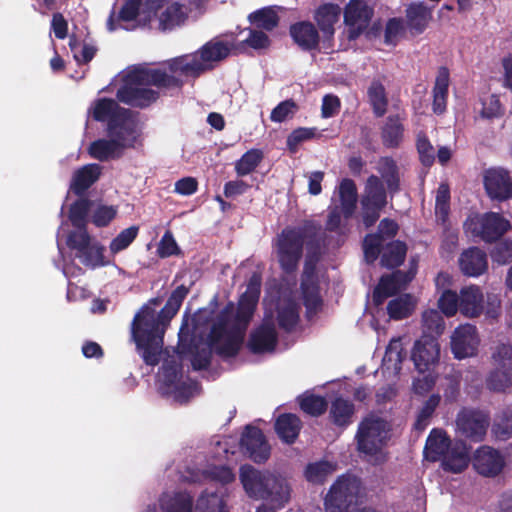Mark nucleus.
<instances>
[{
    "instance_id": "55",
    "label": "nucleus",
    "mask_w": 512,
    "mask_h": 512,
    "mask_svg": "<svg viewBox=\"0 0 512 512\" xmlns=\"http://www.w3.org/2000/svg\"><path fill=\"white\" fill-rule=\"evenodd\" d=\"M300 407L305 413L318 416L325 411L327 403L325 399L320 396L304 395L300 399Z\"/></svg>"
},
{
    "instance_id": "40",
    "label": "nucleus",
    "mask_w": 512,
    "mask_h": 512,
    "mask_svg": "<svg viewBox=\"0 0 512 512\" xmlns=\"http://www.w3.org/2000/svg\"><path fill=\"white\" fill-rule=\"evenodd\" d=\"M299 318L298 305L290 300L283 299L278 305V321L279 325L284 329H291L294 327Z\"/></svg>"
},
{
    "instance_id": "9",
    "label": "nucleus",
    "mask_w": 512,
    "mask_h": 512,
    "mask_svg": "<svg viewBox=\"0 0 512 512\" xmlns=\"http://www.w3.org/2000/svg\"><path fill=\"white\" fill-rule=\"evenodd\" d=\"M499 308L498 297L488 294L485 298L482 289L477 285L466 286L460 290L459 311L467 318H476L483 313L494 318Z\"/></svg>"
},
{
    "instance_id": "36",
    "label": "nucleus",
    "mask_w": 512,
    "mask_h": 512,
    "mask_svg": "<svg viewBox=\"0 0 512 512\" xmlns=\"http://www.w3.org/2000/svg\"><path fill=\"white\" fill-rule=\"evenodd\" d=\"M402 274L393 273L391 276H383L374 290L373 300L380 305L387 297L397 293L402 288Z\"/></svg>"
},
{
    "instance_id": "11",
    "label": "nucleus",
    "mask_w": 512,
    "mask_h": 512,
    "mask_svg": "<svg viewBox=\"0 0 512 512\" xmlns=\"http://www.w3.org/2000/svg\"><path fill=\"white\" fill-rule=\"evenodd\" d=\"M304 232L301 229L287 228L275 241V251L281 268L286 272L296 270L302 257Z\"/></svg>"
},
{
    "instance_id": "29",
    "label": "nucleus",
    "mask_w": 512,
    "mask_h": 512,
    "mask_svg": "<svg viewBox=\"0 0 512 512\" xmlns=\"http://www.w3.org/2000/svg\"><path fill=\"white\" fill-rule=\"evenodd\" d=\"M290 33L294 41L305 50L313 49L319 42V35L313 24L301 22L291 27Z\"/></svg>"
},
{
    "instance_id": "4",
    "label": "nucleus",
    "mask_w": 512,
    "mask_h": 512,
    "mask_svg": "<svg viewBox=\"0 0 512 512\" xmlns=\"http://www.w3.org/2000/svg\"><path fill=\"white\" fill-rule=\"evenodd\" d=\"M240 480L249 497L265 500L274 508H283L291 499L290 482L280 474L242 466Z\"/></svg>"
},
{
    "instance_id": "26",
    "label": "nucleus",
    "mask_w": 512,
    "mask_h": 512,
    "mask_svg": "<svg viewBox=\"0 0 512 512\" xmlns=\"http://www.w3.org/2000/svg\"><path fill=\"white\" fill-rule=\"evenodd\" d=\"M92 116L97 121H108V126L112 122H120L121 118L132 119L128 111L119 108L118 104L112 99L97 100L90 109Z\"/></svg>"
},
{
    "instance_id": "7",
    "label": "nucleus",
    "mask_w": 512,
    "mask_h": 512,
    "mask_svg": "<svg viewBox=\"0 0 512 512\" xmlns=\"http://www.w3.org/2000/svg\"><path fill=\"white\" fill-rule=\"evenodd\" d=\"M137 138L132 119L121 118L108 126V137L92 142L88 148L91 157L107 161L120 157L124 150L134 145Z\"/></svg>"
},
{
    "instance_id": "19",
    "label": "nucleus",
    "mask_w": 512,
    "mask_h": 512,
    "mask_svg": "<svg viewBox=\"0 0 512 512\" xmlns=\"http://www.w3.org/2000/svg\"><path fill=\"white\" fill-rule=\"evenodd\" d=\"M488 425L487 414L479 410L462 409L456 418L457 430L463 436L473 441H481L483 439Z\"/></svg>"
},
{
    "instance_id": "43",
    "label": "nucleus",
    "mask_w": 512,
    "mask_h": 512,
    "mask_svg": "<svg viewBox=\"0 0 512 512\" xmlns=\"http://www.w3.org/2000/svg\"><path fill=\"white\" fill-rule=\"evenodd\" d=\"M263 158V153L258 149L247 151L235 163V171L238 176H245L255 170Z\"/></svg>"
},
{
    "instance_id": "12",
    "label": "nucleus",
    "mask_w": 512,
    "mask_h": 512,
    "mask_svg": "<svg viewBox=\"0 0 512 512\" xmlns=\"http://www.w3.org/2000/svg\"><path fill=\"white\" fill-rule=\"evenodd\" d=\"M464 227L468 232L479 236L482 240L492 242L509 231L511 223L499 213L488 212L470 216L466 220Z\"/></svg>"
},
{
    "instance_id": "3",
    "label": "nucleus",
    "mask_w": 512,
    "mask_h": 512,
    "mask_svg": "<svg viewBox=\"0 0 512 512\" xmlns=\"http://www.w3.org/2000/svg\"><path fill=\"white\" fill-rule=\"evenodd\" d=\"M188 292L187 287L178 286L159 313L150 305L158 306L160 301L153 299L135 315L132 322V337L146 364L156 365L159 362L165 329L178 312Z\"/></svg>"
},
{
    "instance_id": "47",
    "label": "nucleus",
    "mask_w": 512,
    "mask_h": 512,
    "mask_svg": "<svg viewBox=\"0 0 512 512\" xmlns=\"http://www.w3.org/2000/svg\"><path fill=\"white\" fill-rule=\"evenodd\" d=\"M353 405L342 398L336 399L331 406V417L337 425H347L353 415Z\"/></svg>"
},
{
    "instance_id": "50",
    "label": "nucleus",
    "mask_w": 512,
    "mask_h": 512,
    "mask_svg": "<svg viewBox=\"0 0 512 512\" xmlns=\"http://www.w3.org/2000/svg\"><path fill=\"white\" fill-rule=\"evenodd\" d=\"M249 20L251 23L256 25L259 28H263L265 30H272L278 24V16L276 12L270 8H262L254 13L249 15Z\"/></svg>"
},
{
    "instance_id": "17",
    "label": "nucleus",
    "mask_w": 512,
    "mask_h": 512,
    "mask_svg": "<svg viewBox=\"0 0 512 512\" xmlns=\"http://www.w3.org/2000/svg\"><path fill=\"white\" fill-rule=\"evenodd\" d=\"M343 13L347 37L349 40H354L368 28L373 16V8L364 0H350Z\"/></svg>"
},
{
    "instance_id": "64",
    "label": "nucleus",
    "mask_w": 512,
    "mask_h": 512,
    "mask_svg": "<svg viewBox=\"0 0 512 512\" xmlns=\"http://www.w3.org/2000/svg\"><path fill=\"white\" fill-rule=\"evenodd\" d=\"M313 136V129L298 128L288 136L287 146L289 147L290 151L295 152L301 142L311 139Z\"/></svg>"
},
{
    "instance_id": "16",
    "label": "nucleus",
    "mask_w": 512,
    "mask_h": 512,
    "mask_svg": "<svg viewBox=\"0 0 512 512\" xmlns=\"http://www.w3.org/2000/svg\"><path fill=\"white\" fill-rule=\"evenodd\" d=\"M480 336L476 326L462 324L454 329L450 337L451 352L456 359H466L478 354Z\"/></svg>"
},
{
    "instance_id": "52",
    "label": "nucleus",
    "mask_w": 512,
    "mask_h": 512,
    "mask_svg": "<svg viewBox=\"0 0 512 512\" xmlns=\"http://www.w3.org/2000/svg\"><path fill=\"white\" fill-rule=\"evenodd\" d=\"M460 294L452 290H444L438 299L440 311L447 317L454 316L459 310Z\"/></svg>"
},
{
    "instance_id": "20",
    "label": "nucleus",
    "mask_w": 512,
    "mask_h": 512,
    "mask_svg": "<svg viewBox=\"0 0 512 512\" xmlns=\"http://www.w3.org/2000/svg\"><path fill=\"white\" fill-rule=\"evenodd\" d=\"M483 182L492 200L505 201L512 197V177L502 167L489 168L484 172Z\"/></svg>"
},
{
    "instance_id": "32",
    "label": "nucleus",
    "mask_w": 512,
    "mask_h": 512,
    "mask_svg": "<svg viewBox=\"0 0 512 512\" xmlns=\"http://www.w3.org/2000/svg\"><path fill=\"white\" fill-rule=\"evenodd\" d=\"M404 358L405 354L403 353L401 338L392 339L383 358V371L397 374L401 370V364Z\"/></svg>"
},
{
    "instance_id": "39",
    "label": "nucleus",
    "mask_w": 512,
    "mask_h": 512,
    "mask_svg": "<svg viewBox=\"0 0 512 512\" xmlns=\"http://www.w3.org/2000/svg\"><path fill=\"white\" fill-rule=\"evenodd\" d=\"M160 505L166 512H191L192 498L186 493L164 494L160 499Z\"/></svg>"
},
{
    "instance_id": "59",
    "label": "nucleus",
    "mask_w": 512,
    "mask_h": 512,
    "mask_svg": "<svg viewBox=\"0 0 512 512\" xmlns=\"http://www.w3.org/2000/svg\"><path fill=\"white\" fill-rule=\"evenodd\" d=\"M93 239L87 233L84 227L79 228L77 231L71 232L67 237V246L75 250L76 253L82 252Z\"/></svg>"
},
{
    "instance_id": "60",
    "label": "nucleus",
    "mask_w": 512,
    "mask_h": 512,
    "mask_svg": "<svg viewBox=\"0 0 512 512\" xmlns=\"http://www.w3.org/2000/svg\"><path fill=\"white\" fill-rule=\"evenodd\" d=\"M297 111V106L293 101L287 100L281 102L272 110L271 120L274 122H283L292 117Z\"/></svg>"
},
{
    "instance_id": "2",
    "label": "nucleus",
    "mask_w": 512,
    "mask_h": 512,
    "mask_svg": "<svg viewBox=\"0 0 512 512\" xmlns=\"http://www.w3.org/2000/svg\"><path fill=\"white\" fill-rule=\"evenodd\" d=\"M261 287V277L253 274L245 292L241 295L238 307L229 302L218 311L207 308L198 311L194 317L196 328L206 326L208 333L204 347L192 356L194 369L205 368L209 364L211 350L223 356H233L239 350L244 332L256 308Z\"/></svg>"
},
{
    "instance_id": "38",
    "label": "nucleus",
    "mask_w": 512,
    "mask_h": 512,
    "mask_svg": "<svg viewBox=\"0 0 512 512\" xmlns=\"http://www.w3.org/2000/svg\"><path fill=\"white\" fill-rule=\"evenodd\" d=\"M415 308L414 299L408 295H401L389 301L387 312L391 319L400 320L412 314Z\"/></svg>"
},
{
    "instance_id": "42",
    "label": "nucleus",
    "mask_w": 512,
    "mask_h": 512,
    "mask_svg": "<svg viewBox=\"0 0 512 512\" xmlns=\"http://www.w3.org/2000/svg\"><path fill=\"white\" fill-rule=\"evenodd\" d=\"M406 255V246L400 241L390 243L384 250L381 263L387 268L401 265Z\"/></svg>"
},
{
    "instance_id": "49",
    "label": "nucleus",
    "mask_w": 512,
    "mask_h": 512,
    "mask_svg": "<svg viewBox=\"0 0 512 512\" xmlns=\"http://www.w3.org/2000/svg\"><path fill=\"white\" fill-rule=\"evenodd\" d=\"M139 232L138 226H130L122 230L109 245V250L112 255H115L130 246L135 240Z\"/></svg>"
},
{
    "instance_id": "27",
    "label": "nucleus",
    "mask_w": 512,
    "mask_h": 512,
    "mask_svg": "<svg viewBox=\"0 0 512 512\" xmlns=\"http://www.w3.org/2000/svg\"><path fill=\"white\" fill-rule=\"evenodd\" d=\"M459 266L465 275L477 277L487 270L486 254L479 248H470L461 254Z\"/></svg>"
},
{
    "instance_id": "23",
    "label": "nucleus",
    "mask_w": 512,
    "mask_h": 512,
    "mask_svg": "<svg viewBox=\"0 0 512 512\" xmlns=\"http://www.w3.org/2000/svg\"><path fill=\"white\" fill-rule=\"evenodd\" d=\"M473 466L479 474L493 477L502 471L504 459L497 450L489 446H482L474 454Z\"/></svg>"
},
{
    "instance_id": "51",
    "label": "nucleus",
    "mask_w": 512,
    "mask_h": 512,
    "mask_svg": "<svg viewBox=\"0 0 512 512\" xmlns=\"http://www.w3.org/2000/svg\"><path fill=\"white\" fill-rule=\"evenodd\" d=\"M403 135V127L398 117H389L383 128V140L386 145L395 147Z\"/></svg>"
},
{
    "instance_id": "18",
    "label": "nucleus",
    "mask_w": 512,
    "mask_h": 512,
    "mask_svg": "<svg viewBox=\"0 0 512 512\" xmlns=\"http://www.w3.org/2000/svg\"><path fill=\"white\" fill-rule=\"evenodd\" d=\"M338 193L340 206H335L329 213L327 221V228L329 230L337 229L341 224L342 216L349 218L354 213L356 206L357 190L352 180H342Z\"/></svg>"
},
{
    "instance_id": "34",
    "label": "nucleus",
    "mask_w": 512,
    "mask_h": 512,
    "mask_svg": "<svg viewBox=\"0 0 512 512\" xmlns=\"http://www.w3.org/2000/svg\"><path fill=\"white\" fill-rule=\"evenodd\" d=\"M278 436L286 443H293L301 429V422L296 415L283 414L275 423Z\"/></svg>"
},
{
    "instance_id": "24",
    "label": "nucleus",
    "mask_w": 512,
    "mask_h": 512,
    "mask_svg": "<svg viewBox=\"0 0 512 512\" xmlns=\"http://www.w3.org/2000/svg\"><path fill=\"white\" fill-rule=\"evenodd\" d=\"M241 446L255 462H263L270 455V447L262 432L255 427L248 426L241 438Z\"/></svg>"
},
{
    "instance_id": "10",
    "label": "nucleus",
    "mask_w": 512,
    "mask_h": 512,
    "mask_svg": "<svg viewBox=\"0 0 512 512\" xmlns=\"http://www.w3.org/2000/svg\"><path fill=\"white\" fill-rule=\"evenodd\" d=\"M145 13L148 20L155 21L159 30H172L182 25L187 18V9L184 5L172 0H147Z\"/></svg>"
},
{
    "instance_id": "21",
    "label": "nucleus",
    "mask_w": 512,
    "mask_h": 512,
    "mask_svg": "<svg viewBox=\"0 0 512 512\" xmlns=\"http://www.w3.org/2000/svg\"><path fill=\"white\" fill-rule=\"evenodd\" d=\"M440 347L437 340L424 336L415 342L412 350V361L419 373L430 372L438 364Z\"/></svg>"
},
{
    "instance_id": "57",
    "label": "nucleus",
    "mask_w": 512,
    "mask_h": 512,
    "mask_svg": "<svg viewBox=\"0 0 512 512\" xmlns=\"http://www.w3.org/2000/svg\"><path fill=\"white\" fill-rule=\"evenodd\" d=\"M493 431L501 439H506L512 435V408L506 409L498 416Z\"/></svg>"
},
{
    "instance_id": "62",
    "label": "nucleus",
    "mask_w": 512,
    "mask_h": 512,
    "mask_svg": "<svg viewBox=\"0 0 512 512\" xmlns=\"http://www.w3.org/2000/svg\"><path fill=\"white\" fill-rule=\"evenodd\" d=\"M116 209L113 206H99L92 216L93 223L98 227L108 225L116 216Z\"/></svg>"
},
{
    "instance_id": "5",
    "label": "nucleus",
    "mask_w": 512,
    "mask_h": 512,
    "mask_svg": "<svg viewBox=\"0 0 512 512\" xmlns=\"http://www.w3.org/2000/svg\"><path fill=\"white\" fill-rule=\"evenodd\" d=\"M424 455L430 461H441L445 471L460 473L468 467L469 449L462 441L451 442L446 432L433 429L424 448Z\"/></svg>"
},
{
    "instance_id": "15",
    "label": "nucleus",
    "mask_w": 512,
    "mask_h": 512,
    "mask_svg": "<svg viewBox=\"0 0 512 512\" xmlns=\"http://www.w3.org/2000/svg\"><path fill=\"white\" fill-rule=\"evenodd\" d=\"M386 203V192L382 182L377 176H370L361 200L362 217L366 227H370L377 221L380 210Z\"/></svg>"
},
{
    "instance_id": "45",
    "label": "nucleus",
    "mask_w": 512,
    "mask_h": 512,
    "mask_svg": "<svg viewBox=\"0 0 512 512\" xmlns=\"http://www.w3.org/2000/svg\"><path fill=\"white\" fill-rule=\"evenodd\" d=\"M336 467L332 463L322 461L309 464L305 471L306 479L314 484H319L334 473Z\"/></svg>"
},
{
    "instance_id": "35",
    "label": "nucleus",
    "mask_w": 512,
    "mask_h": 512,
    "mask_svg": "<svg viewBox=\"0 0 512 512\" xmlns=\"http://www.w3.org/2000/svg\"><path fill=\"white\" fill-rule=\"evenodd\" d=\"M409 27L416 33H421L432 19L431 10L423 3H413L406 10Z\"/></svg>"
},
{
    "instance_id": "53",
    "label": "nucleus",
    "mask_w": 512,
    "mask_h": 512,
    "mask_svg": "<svg viewBox=\"0 0 512 512\" xmlns=\"http://www.w3.org/2000/svg\"><path fill=\"white\" fill-rule=\"evenodd\" d=\"M450 193L446 184H441L436 192L435 214L438 221L446 222L449 213Z\"/></svg>"
},
{
    "instance_id": "33",
    "label": "nucleus",
    "mask_w": 512,
    "mask_h": 512,
    "mask_svg": "<svg viewBox=\"0 0 512 512\" xmlns=\"http://www.w3.org/2000/svg\"><path fill=\"white\" fill-rule=\"evenodd\" d=\"M449 73L446 68H440L433 88V111L441 114L446 109L448 97Z\"/></svg>"
},
{
    "instance_id": "44",
    "label": "nucleus",
    "mask_w": 512,
    "mask_h": 512,
    "mask_svg": "<svg viewBox=\"0 0 512 512\" xmlns=\"http://www.w3.org/2000/svg\"><path fill=\"white\" fill-rule=\"evenodd\" d=\"M224 499L222 492H205L196 504V509L200 512H223Z\"/></svg>"
},
{
    "instance_id": "31",
    "label": "nucleus",
    "mask_w": 512,
    "mask_h": 512,
    "mask_svg": "<svg viewBox=\"0 0 512 512\" xmlns=\"http://www.w3.org/2000/svg\"><path fill=\"white\" fill-rule=\"evenodd\" d=\"M340 13V7L334 4L323 5L316 12L317 24L328 39L334 34V25L338 22Z\"/></svg>"
},
{
    "instance_id": "54",
    "label": "nucleus",
    "mask_w": 512,
    "mask_h": 512,
    "mask_svg": "<svg viewBox=\"0 0 512 512\" xmlns=\"http://www.w3.org/2000/svg\"><path fill=\"white\" fill-rule=\"evenodd\" d=\"M378 171L387 183L390 191L398 187L397 167L395 162L389 158H382L378 163Z\"/></svg>"
},
{
    "instance_id": "58",
    "label": "nucleus",
    "mask_w": 512,
    "mask_h": 512,
    "mask_svg": "<svg viewBox=\"0 0 512 512\" xmlns=\"http://www.w3.org/2000/svg\"><path fill=\"white\" fill-rule=\"evenodd\" d=\"M89 205L90 203L87 199H80L71 206L69 219L73 226L77 228L84 227Z\"/></svg>"
},
{
    "instance_id": "30",
    "label": "nucleus",
    "mask_w": 512,
    "mask_h": 512,
    "mask_svg": "<svg viewBox=\"0 0 512 512\" xmlns=\"http://www.w3.org/2000/svg\"><path fill=\"white\" fill-rule=\"evenodd\" d=\"M101 167L98 164H88L74 173L71 189L78 195L89 188L100 176Z\"/></svg>"
},
{
    "instance_id": "63",
    "label": "nucleus",
    "mask_w": 512,
    "mask_h": 512,
    "mask_svg": "<svg viewBox=\"0 0 512 512\" xmlns=\"http://www.w3.org/2000/svg\"><path fill=\"white\" fill-rule=\"evenodd\" d=\"M141 2L142 0H127L119 13V20L128 23L140 16L139 8Z\"/></svg>"
},
{
    "instance_id": "8",
    "label": "nucleus",
    "mask_w": 512,
    "mask_h": 512,
    "mask_svg": "<svg viewBox=\"0 0 512 512\" xmlns=\"http://www.w3.org/2000/svg\"><path fill=\"white\" fill-rule=\"evenodd\" d=\"M492 369L487 378L488 387L497 392L512 386V344L500 342L491 348Z\"/></svg>"
},
{
    "instance_id": "41",
    "label": "nucleus",
    "mask_w": 512,
    "mask_h": 512,
    "mask_svg": "<svg viewBox=\"0 0 512 512\" xmlns=\"http://www.w3.org/2000/svg\"><path fill=\"white\" fill-rule=\"evenodd\" d=\"M480 109L478 113L481 118L486 120H492L500 118L504 114V108L497 95L490 94L480 98Z\"/></svg>"
},
{
    "instance_id": "56",
    "label": "nucleus",
    "mask_w": 512,
    "mask_h": 512,
    "mask_svg": "<svg viewBox=\"0 0 512 512\" xmlns=\"http://www.w3.org/2000/svg\"><path fill=\"white\" fill-rule=\"evenodd\" d=\"M422 323L429 333L441 334L445 327L443 317L435 309H428L423 312Z\"/></svg>"
},
{
    "instance_id": "48",
    "label": "nucleus",
    "mask_w": 512,
    "mask_h": 512,
    "mask_svg": "<svg viewBox=\"0 0 512 512\" xmlns=\"http://www.w3.org/2000/svg\"><path fill=\"white\" fill-rule=\"evenodd\" d=\"M369 101L377 116H382L386 112L387 99L385 89L380 82L374 81L368 89Z\"/></svg>"
},
{
    "instance_id": "22",
    "label": "nucleus",
    "mask_w": 512,
    "mask_h": 512,
    "mask_svg": "<svg viewBox=\"0 0 512 512\" xmlns=\"http://www.w3.org/2000/svg\"><path fill=\"white\" fill-rule=\"evenodd\" d=\"M276 341L273 315L267 311L262 325L251 334L249 347L254 353L270 352L274 349Z\"/></svg>"
},
{
    "instance_id": "37",
    "label": "nucleus",
    "mask_w": 512,
    "mask_h": 512,
    "mask_svg": "<svg viewBox=\"0 0 512 512\" xmlns=\"http://www.w3.org/2000/svg\"><path fill=\"white\" fill-rule=\"evenodd\" d=\"M104 251V246L93 240L82 252L76 253L75 255L83 265L96 268L109 263V261L105 260Z\"/></svg>"
},
{
    "instance_id": "28",
    "label": "nucleus",
    "mask_w": 512,
    "mask_h": 512,
    "mask_svg": "<svg viewBox=\"0 0 512 512\" xmlns=\"http://www.w3.org/2000/svg\"><path fill=\"white\" fill-rule=\"evenodd\" d=\"M302 291L304 303L308 312L316 311L321 304V298L316 279L313 275V266L310 261H306L305 263L302 279Z\"/></svg>"
},
{
    "instance_id": "1",
    "label": "nucleus",
    "mask_w": 512,
    "mask_h": 512,
    "mask_svg": "<svg viewBox=\"0 0 512 512\" xmlns=\"http://www.w3.org/2000/svg\"><path fill=\"white\" fill-rule=\"evenodd\" d=\"M232 47V42L214 39L193 54L169 60L165 69L134 67L123 77L124 84L118 89L117 98L131 106H148L158 98V92L152 86L177 87L182 83L183 77H196L211 69L214 63L229 55Z\"/></svg>"
},
{
    "instance_id": "6",
    "label": "nucleus",
    "mask_w": 512,
    "mask_h": 512,
    "mask_svg": "<svg viewBox=\"0 0 512 512\" xmlns=\"http://www.w3.org/2000/svg\"><path fill=\"white\" fill-rule=\"evenodd\" d=\"M390 437V424L377 414H369L358 425L355 436L357 450L370 463L386 460L384 448Z\"/></svg>"
},
{
    "instance_id": "13",
    "label": "nucleus",
    "mask_w": 512,
    "mask_h": 512,
    "mask_svg": "<svg viewBox=\"0 0 512 512\" xmlns=\"http://www.w3.org/2000/svg\"><path fill=\"white\" fill-rule=\"evenodd\" d=\"M359 489L360 484L355 477H339L325 498V511L350 512V506L357 502Z\"/></svg>"
},
{
    "instance_id": "61",
    "label": "nucleus",
    "mask_w": 512,
    "mask_h": 512,
    "mask_svg": "<svg viewBox=\"0 0 512 512\" xmlns=\"http://www.w3.org/2000/svg\"><path fill=\"white\" fill-rule=\"evenodd\" d=\"M491 258L499 264H505L512 258V240L499 242L491 251Z\"/></svg>"
},
{
    "instance_id": "14",
    "label": "nucleus",
    "mask_w": 512,
    "mask_h": 512,
    "mask_svg": "<svg viewBox=\"0 0 512 512\" xmlns=\"http://www.w3.org/2000/svg\"><path fill=\"white\" fill-rule=\"evenodd\" d=\"M180 353L171 360H166L162 371L159 373L160 381L167 387V392L174 395L179 402H185L191 397L197 389L195 383L188 382L181 373L178 360Z\"/></svg>"
},
{
    "instance_id": "25",
    "label": "nucleus",
    "mask_w": 512,
    "mask_h": 512,
    "mask_svg": "<svg viewBox=\"0 0 512 512\" xmlns=\"http://www.w3.org/2000/svg\"><path fill=\"white\" fill-rule=\"evenodd\" d=\"M398 230L397 224L389 219H383L379 224V234L367 235L364 239L363 248L365 259L373 262L380 253V244L383 239L393 237Z\"/></svg>"
},
{
    "instance_id": "46",
    "label": "nucleus",
    "mask_w": 512,
    "mask_h": 512,
    "mask_svg": "<svg viewBox=\"0 0 512 512\" xmlns=\"http://www.w3.org/2000/svg\"><path fill=\"white\" fill-rule=\"evenodd\" d=\"M440 399L441 397L439 394H432L423 403L422 407L420 408L417 414V418L414 424L416 429L424 430L428 426L435 409L438 407L440 403Z\"/></svg>"
}]
</instances>
